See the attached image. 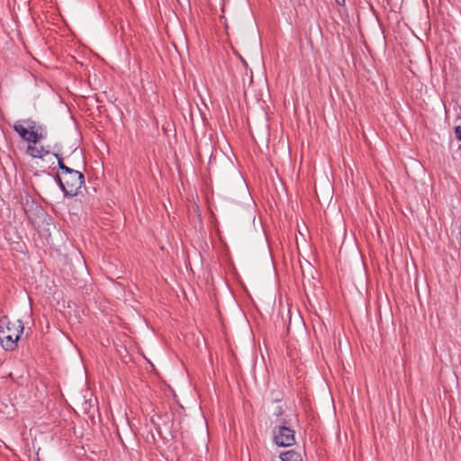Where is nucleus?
<instances>
[{
	"instance_id": "nucleus-1",
	"label": "nucleus",
	"mask_w": 461,
	"mask_h": 461,
	"mask_svg": "<svg viewBox=\"0 0 461 461\" xmlns=\"http://www.w3.org/2000/svg\"><path fill=\"white\" fill-rule=\"evenodd\" d=\"M54 156L58 159L59 171L63 174L64 188L63 194L65 197H74L78 193L83 185L85 184V176L83 173L68 167L58 153Z\"/></svg>"
},
{
	"instance_id": "nucleus-2",
	"label": "nucleus",
	"mask_w": 461,
	"mask_h": 461,
	"mask_svg": "<svg viewBox=\"0 0 461 461\" xmlns=\"http://www.w3.org/2000/svg\"><path fill=\"white\" fill-rule=\"evenodd\" d=\"M24 330L21 320L10 321L7 317L0 320V343L5 350L13 351L17 348V341Z\"/></svg>"
},
{
	"instance_id": "nucleus-3",
	"label": "nucleus",
	"mask_w": 461,
	"mask_h": 461,
	"mask_svg": "<svg viewBox=\"0 0 461 461\" xmlns=\"http://www.w3.org/2000/svg\"><path fill=\"white\" fill-rule=\"evenodd\" d=\"M273 438L278 447H290L295 443L294 430L286 425L275 426Z\"/></svg>"
},
{
	"instance_id": "nucleus-4",
	"label": "nucleus",
	"mask_w": 461,
	"mask_h": 461,
	"mask_svg": "<svg viewBox=\"0 0 461 461\" xmlns=\"http://www.w3.org/2000/svg\"><path fill=\"white\" fill-rule=\"evenodd\" d=\"M14 130L19 134V136L25 141L32 143V139H35L36 134L29 131L26 126L23 123V121H18L14 125Z\"/></svg>"
},
{
	"instance_id": "nucleus-5",
	"label": "nucleus",
	"mask_w": 461,
	"mask_h": 461,
	"mask_svg": "<svg viewBox=\"0 0 461 461\" xmlns=\"http://www.w3.org/2000/svg\"><path fill=\"white\" fill-rule=\"evenodd\" d=\"M279 457L282 461H303L302 453L294 449L282 452Z\"/></svg>"
},
{
	"instance_id": "nucleus-6",
	"label": "nucleus",
	"mask_w": 461,
	"mask_h": 461,
	"mask_svg": "<svg viewBox=\"0 0 461 461\" xmlns=\"http://www.w3.org/2000/svg\"><path fill=\"white\" fill-rule=\"evenodd\" d=\"M27 153L32 158H42L45 155H48L50 151L45 149L42 146L35 147L29 145L27 147Z\"/></svg>"
},
{
	"instance_id": "nucleus-7",
	"label": "nucleus",
	"mask_w": 461,
	"mask_h": 461,
	"mask_svg": "<svg viewBox=\"0 0 461 461\" xmlns=\"http://www.w3.org/2000/svg\"><path fill=\"white\" fill-rule=\"evenodd\" d=\"M32 132L36 134V138L32 139L33 144H37L41 140L46 137V130L42 125H37L36 129H34Z\"/></svg>"
},
{
	"instance_id": "nucleus-8",
	"label": "nucleus",
	"mask_w": 461,
	"mask_h": 461,
	"mask_svg": "<svg viewBox=\"0 0 461 461\" xmlns=\"http://www.w3.org/2000/svg\"><path fill=\"white\" fill-rule=\"evenodd\" d=\"M23 123L26 126L29 131H33V130L37 127L36 122L32 121V119L23 120Z\"/></svg>"
},
{
	"instance_id": "nucleus-9",
	"label": "nucleus",
	"mask_w": 461,
	"mask_h": 461,
	"mask_svg": "<svg viewBox=\"0 0 461 461\" xmlns=\"http://www.w3.org/2000/svg\"><path fill=\"white\" fill-rule=\"evenodd\" d=\"M55 180H56L57 184L59 185V188L61 189V191L63 192L64 179H63V174L61 173V171H59L56 174Z\"/></svg>"
},
{
	"instance_id": "nucleus-10",
	"label": "nucleus",
	"mask_w": 461,
	"mask_h": 461,
	"mask_svg": "<svg viewBox=\"0 0 461 461\" xmlns=\"http://www.w3.org/2000/svg\"><path fill=\"white\" fill-rule=\"evenodd\" d=\"M455 135L458 140H461V126L455 127Z\"/></svg>"
},
{
	"instance_id": "nucleus-11",
	"label": "nucleus",
	"mask_w": 461,
	"mask_h": 461,
	"mask_svg": "<svg viewBox=\"0 0 461 461\" xmlns=\"http://www.w3.org/2000/svg\"><path fill=\"white\" fill-rule=\"evenodd\" d=\"M283 413H284V410H283L282 406H277L276 411H275V412H274V414L276 416H281V415H283Z\"/></svg>"
},
{
	"instance_id": "nucleus-12",
	"label": "nucleus",
	"mask_w": 461,
	"mask_h": 461,
	"mask_svg": "<svg viewBox=\"0 0 461 461\" xmlns=\"http://www.w3.org/2000/svg\"><path fill=\"white\" fill-rule=\"evenodd\" d=\"M336 3L339 5H341L343 6L345 5V0H335Z\"/></svg>"
},
{
	"instance_id": "nucleus-13",
	"label": "nucleus",
	"mask_w": 461,
	"mask_h": 461,
	"mask_svg": "<svg viewBox=\"0 0 461 461\" xmlns=\"http://www.w3.org/2000/svg\"><path fill=\"white\" fill-rule=\"evenodd\" d=\"M33 205H34V202H33V201H32V202H31V206L32 207Z\"/></svg>"
},
{
	"instance_id": "nucleus-14",
	"label": "nucleus",
	"mask_w": 461,
	"mask_h": 461,
	"mask_svg": "<svg viewBox=\"0 0 461 461\" xmlns=\"http://www.w3.org/2000/svg\"><path fill=\"white\" fill-rule=\"evenodd\" d=\"M25 213H28L29 210L24 208Z\"/></svg>"
}]
</instances>
